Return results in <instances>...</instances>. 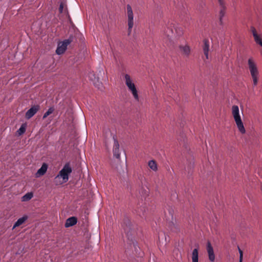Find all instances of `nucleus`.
I'll list each match as a JSON object with an SVG mask.
<instances>
[{"mask_svg":"<svg viewBox=\"0 0 262 262\" xmlns=\"http://www.w3.org/2000/svg\"><path fill=\"white\" fill-rule=\"evenodd\" d=\"M164 34L168 38L176 35L177 36H181L183 33L182 28L177 26L173 20H168L163 29Z\"/></svg>","mask_w":262,"mask_h":262,"instance_id":"f257e3e1","label":"nucleus"},{"mask_svg":"<svg viewBox=\"0 0 262 262\" xmlns=\"http://www.w3.org/2000/svg\"><path fill=\"white\" fill-rule=\"evenodd\" d=\"M232 114L239 132L242 134H245L246 130L239 115L238 106L235 105L232 106Z\"/></svg>","mask_w":262,"mask_h":262,"instance_id":"f03ea898","label":"nucleus"},{"mask_svg":"<svg viewBox=\"0 0 262 262\" xmlns=\"http://www.w3.org/2000/svg\"><path fill=\"white\" fill-rule=\"evenodd\" d=\"M249 69L253 79L254 85H256L258 82V71L257 66L252 58H249L248 61Z\"/></svg>","mask_w":262,"mask_h":262,"instance_id":"7ed1b4c3","label":"nucleus"},{"mask_svg":"<svg viewBox=\"0 0 262 262\" xmlns=\"http://www.w3.org/2000/svg\"><path fill=\"white\" fill-rule=\"evenodd\" d=\"M124 80L125 84L128 88L129 90L132 92L134 98L136 100H138L139 97L138 95V92L135 86V85L133 82V81L130 76L128 74H125L124 75Z\"/></svg>","mask_w":262,"mask_h":262,"instance_id":"20e7f679","label":"nucleus"},{"mask_svg":"<svg viewBox=\"0 0 262 262\" xmlns=\"http://www.w3.org/2000/svg\"><path fill=\"white\" fill-rule=\"evenodd\" d=\"M72 169L70 166V163H66L62 169L59 171L56 178L60 177L62 178L63 181L66 182L69 180V176L72 172Z\"/></svg>","mask_w":262,"mask_h":262,"instance_id":"39448f33","label":"nucleus"},{"mask_svg":"<svg viewBox=\"0 0 262 262\" xmlns=\"http://www.w3.org/2000/svg\"><path fill=\"white\" fill-rule=\"evenodd\" d=\"M73 40V36L71 35L67 39L64 40L58 45V47L56 50V53L58 55L63 54L66 50L67 46L70 45Z\"/></svg>","mask_w":262,"mask_h":262,"instance_id":"423d86ee","label":"nucleus"},{"mask_svg":"<svg viewBox=\"0 0 262 262\" xmlns=\"http://www.w3.org/2000/svg\"><path fill=\"white\" fill-rule=\"evenodd\" d=\"M127 9V24H128V34L131 33L132 28L134 26V14L132 8L129 5L126 6Z\"/></svg>","mask_w":262,"mask_h":262,"instance_id":"0eeeda50","label":"nucleus"},{"mask_svg":"<svg viewBox=\"0 0 262 262\" xmlns=\"http://www.w3.org/2000/svg\"><path fill=\"white\" fill-rule=\"evenodd\" d=\"M173 212L174 211L172 208H169L168 212L165 213L166 220L169 222V226L172 231H176L177 227L175 224L172 222L173 220Z\"/></svg>","mask_w":262,"mask_h":262,"instance_id":"6e6552de","label":"nucleus"},{"mask_svg":"<svg viewBox=\"0 0 262 262\" xmlns=\"http://www.w3.org/2000/svg\"><path fill=\"white\" fill-rule=\"evenodd\" d=\"M40 108L39 105H35L32 106L26 113L25 117L27 119H30L39 110Z\"/></svg>","mask_w":262,"mask_h":262,"instance_id":"1a4fd4ad","label":"nucleus"},{"mask_svg":"<svg viewBox=\"0 0 262 262\" xmlns=\"http://www.w3.org/2000/svg\"><path fill=\"white\" fill-rule=\"evenodd\" d=\"M207 252L208 255V258L211 262H214L215 260V254L212 246L210 242H208L206 247Z\"/></svg>","mask_w":262,"mask_h":262,"instance_id":"9d476101","label":"nucleus"},{"mask_svg":"<svg viewBox=\"0 0 262 262\" xmlns=\"http://www.w3.org/2000/svg\"><path fill=\"white\" fill-rule=\"evenodd\" d=\"M179 49L180 52L183 56L187 57H189L190 54L191 50L190 47L188 45H181L179 47Z\"/></svg>","mask_w":262,"mask_h":262,"instance_id":"9b49d317","label":"nucleus"},{"mask_svg":"<svg viewBox=\"0 0 262 262\" xmlns=\"http://www.w3.org/2000/svg\"><path fill=\"white\" fill-rule=\"evenodd\" d=\"M114 147H113V154L114 156L116 157L117 159H120V154L119 152V144L118 141L114 139Z\"/></svg>","mask_w":262,"mask_h":262,"instance_id":"f8f14e48","label":"nucleus"},{"mask_svg":"<svg viewBox=\"0 0 262 262\" xmlns=\"http://www.w3.org/2000/svg\"><path fill=\"white\" fill-rule=\"evenodd\" d=\"M203 50L204 55L205 56L206 59H208V53L209 50V42L207 39H205L203 40Z\"/></svg>","mask_w":262,"mask_h":262,"instance_id":"ddd939ff","label":"nucleus"},{"mask_svg":"<svg viewBox=\"0 0 262 262\" xmlns=\"http://www.w3.org/2000/svg\"><path fill=\"white\" fill-rule=\"evenodd\" d=\"M220 5L221 6V10L220 12V21H222V17L225 14L226 7L223 0H217Z\"/></svg>","mask_w":262,"mask_h":262,"instance_id":"4468645a","label":"nucleus"},{"mask_svg":"<svg viewBox=\"0 0 262 262\" xmlns=\"http://www.w3.org/2000/svg\"><path fill=\"white\" fill-rule=\"evenodd\" d=\"M77 220L76 217L74 216L70 217L68 219L65 223V227L68 228L69 227L73 226L76 224Z\"/></svg>","mask_w":262,"mask_h":262,"instance_id":"2eb2a0df","label":"nucleus"},{"mask_svg":"<svg viewBox=\"0 0 262 262\" xmlns=\"http://www.w3.org/2000/svg\"><path fill=\"white\" fill-rule=\"evenodd\" d=\"M48 168V165L46 163H43L41 167L37 170L36 172V177H38L45 174Z\"/></svg>","mask_w":262,"mask_h":262,"instance_id":"dca6fc26","label":"nucleus"},{"mask_svg":"<svg viewBox=\"0 0 262 262\" xmlns=\"http://www.w3.org/2000/svg\"><path fill=\"white\" fill-rule=\"evenodd\" d=\"M147 210V209H146L145 205H144L143 206H141L138 207V209L136 210V212L140 216L143 217L146 214Z\"/></svg>","mask_w":262,"mask_h":262,"instance_id":"f3484780","label":"nucleus"},{"mask_svg":"<svg viewBox=\"0 0 262 262\" xmlns=\"http://www.w3.org/2000/svg\"><path fill=\"white\" fill-rule=\"evenodd\" d=\"M28 219V216L27 215H24L22 217L19 218L14 224L13 227V229L17 227H18L22 225Z\"/></svg>","mask_w":262,"mask_h":262,"instance_id":"a211bd4d","label":"nucleus"},{"mask_svg":"<svg viewBox=\"0 0 262 262\" xmlns=\"http://www.w3.org/2000/svg\"><path fill=\"white\" fill-rule=\"evenodd\" d=\"M33 196L32 192H28L21 197V200L23 202H27L30 200Z\"/></svg>","mask_w":262,"mask_h":262,"instance_id":"6ab92c4d","label":"nucleus"},{"mask_svg":"<svg viewBox=\"0 0 262 262\" xmlns=\"http://www.w3.org/2000/svg\"><path fill=\"white\" fill-rule=\"evenodd\" d=\"M199 253L198 249H193L192 253V261L198 262Z\"/></svg>","mask_w":262,"mask_h":262,"instance_id":"aec40b11","label":"nucleus"},{"mask_svg":"<svg viewBox=\"0 0 262 262\" xmlns=\"http://www.w3.org/2000/svg\"><path fill=\"white\" fill-rule=\"evenodd\" d=\"M148 166L154 171L157 170V165L155 161L151 160L148 162Z\"/></svg>","mask_w":262,"mask_h":262,"instance_id":"412c9836","label":"nucleus"},{"mask_svg":"<svg viewBox=\"0 0 262 262\" xmlns=\"http://www.w3.org/2000/svg\"><path fill=\"white\" fill-rule=\"evenodd\" d=\"M26 124H23L21 125L20 127L17 131V133L19 135H21L25 133V132H26Z\"/></svg>","mask_w":262,"mask_h":262,"instance_id":"4be33fe9","label":"nucleus"},{"mask_svg":"<svg viewBox=\"0 0 262 262\" xmlns=\"http://www.w3.org/2000/svg\"><path fill=\"white\" fill-rule=\"evenodd\" d=\"M54 111V107H50L48 110V111L43 115V117H42L43 119L46 118L49 115H50V114L53 113Z\"/></svg>","mask_w":262,"mask_h":262,"instance_id":"5701e85b","label":"nucleus"},{"mask_svg":"<svg viewBox=\"0 0 262 262\" xmlns=\"http://www.w3.org/2000/svg\"><path fill=\"white\" fill-rule=\"evenodd\" d=\"M254 38L255 41L258 45H259L262 47V40L260 37L258 36V35L254 34Z\"/></svg>","mask_w":262,"mask_h":262,"instance_id":"b1692460","label":"nucleus"},{"mask_svg":"<svg viewBox=\"0 0 262 262\" xmlns=\"http://www.w3.org/2000/svg\"><path fill=\"white\" fill-rule=\"evenodd\" d=\"M131 229V228L130 227V225L129 224L128 225H126V226L124 227V231L126 233V235L129 237V234H132V231L130 232V230Z\"/></svg>","mask_w":262,"mask_h":262,"instance_id":"393cba45","label":"nucleus"},{"mask_svg":"<svg viewBox=\"0 0 262 262\" xmlns=\"http://www.w3.org/2000/svg\"><path fill=\"white\" fill-rule=\"evenodd\" d=\"M64 7V4L63 2H61L60 4L59 8V11L60 13H61L63 12Z\"/></svg>","mask_w":262,"mask_h":262,"instance_id":"a878e982","label":"nucleus"},{"mask_svg":"<svg viewBox=\"0 0 262 262\" xmlns=\"http://www.w3.org/2000/svg\"><path fill=\"white\" fill-rule=\"evenodd\" d=\"M238 250H239V254H240V256H239V262H242V260H243V252L242 251L238 248Z\"/></svg>","mask_w":262,"mask_h":262,"instance_id":"bb28decb","label":"nucleus"},{"mask_svg":"<svg viewBox=\"0 0 262 262\" xmlns=\"http://www.w3.org/2000/svg\"><path fill=\"white\" fill-rule=\"evenodd\" d=\"M251 31L253 34V36H254V34L257 35L256 29L254 28V27H251Z\"/></svg>","mask_w":262,"mask_h":262,"instance_id":"cd10ccee","label":"nucleus"},{"mask_svg":"<svg viewBox=\"0 0 262 262\" xmlns=\"http://www.w3.org/2000/svg\"><path fill=\"white\" fill-rule=\"evenodd\" d=\"M97 82H98V84H97L96 83H94V84L95 85V86L96 87H97L98 89H100V86H101V85L102 84L101 83H100L98 80H97Z\"/></svg>","mask_w":262,"mask_h":262,"instance_id":"c85d7f7f","label":"nucleus"}]
</instances>
